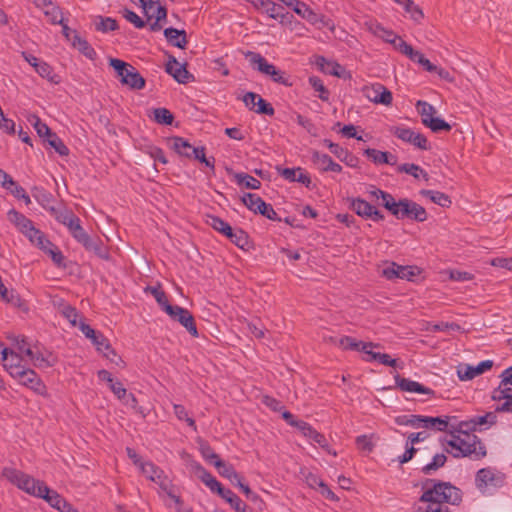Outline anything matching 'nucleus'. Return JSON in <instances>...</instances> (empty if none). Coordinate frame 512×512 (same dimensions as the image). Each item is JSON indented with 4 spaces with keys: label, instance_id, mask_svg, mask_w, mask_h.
<instances>
[{
    "label": "nucleus",
    "instance_id": "f257e3e1",
    "mask_svg": "<svg viewBox=\"0 0 512 512\" xmlns=\"http://www.w3.org/2000/svg\"><path fill=\"white\" fill-rule=\"evenodd\" d=\"M464 428L465 426L460 424L458 429L450 431L441 439L443 450L455 458H483L486 455V449L481 440Z\"/></svg>",
    "mask_w": 512,
    "mask_h": 512
},
{
    "label": "nucleus",
    "instance_id": "f03ea898",
    "mask_svg": "<svg viewBox=\"0 0 512 512\" xmlns=\"http://www.w3.org/2000/svg\"><path fill=\"white\" fill-rule=\"evenodd\" d=\"M8 218L33 245L49 254L56 265H63L64 257L62 252L55 247L43 232L33 225L30 219L15 210L8 212Z\"/></svg>",
    "mask_w": 512,
    "mask_h": 512
},
{
    "label": "nucleus",
    "instance_id": "7ed1b4c3",
    "mask_svg": "<svg viewBox=\"0 0 512 512\" xmlns=\"http://www.w3.org/2000/svg\"><path fill=\"white\" fill-rule=\"evenodd\" d=\"M420 500L427 503L426 512H450L445 504H458L461 501V492L450 483L442 482L426 490Z\"/></svg>",
    "mask_w": 512,
    "mask_h": 512
},
{
    "label": "nucleus",
    "instance_id": "20e7f679",
    "mask_svg": "<svg viewBox=\"0 0 512 512\" xmlns=\"http://www.w3.org/2000/svg\"><path fill=\"white\" fill-rule=\"evenodd\" d=\"M126 452L133 464L138 468L140 473L147 480L155 483L162 492L167 494L170 498L174 499L175 502H179V498L175 496L172 491V480L165 474L163 469L154 464L152 461L143 459L136 453L134 449L130 447L126 448Z\"/></svg>",
    "mask_w": 512,
    "mask_h": 512
},
{
    "label": "nucleus",
    "instance_id": "39448f33",
    "mask_svg": "<svg viewBox=\"0 0 512 512\" xmlns=\"http://www.w3.org/2000/svg\"><path fill=\"white\" fill-rule=\"evenodd\" d=\"M499 385L491 392V399L496 403L495 412L512 413V366L499 375Z\"/></svg>",
    "mask_w": 512,
    "mask_h": 512
},
{
    "label": "nucleus",
    "instance_id": "423d86ee",
    "mask_svg": "<svg viewBox=\"0 0 512 512\" xmlns=\"http://www.w3.org/2000/svg\"><path fill=\"white\" fill-rule=\"evenodd\" d=\"M2 476L5 477L10 483L15 485L18 489L37 498L42 496V486H46L43 481L35 479L29 474H26L23 471L13 467L3 468Z\"/></svg>",
    "mask_w": 512,
    "mask_h": 512
},
{
    "label": "nucleus",
    "instance_id": "0eeeda50",
    "mask_svg": "<svg viewBox=\"0 0 512 512\" xmlns=\"http://www.w3.org/2000/svg\"><path fill=\"white\" fill-rule=\"evenodd\" d=\"M388 211L397 219L408 218L417 222H424L428 217L423 206L407 198L400 199L399 201L393 198Z\"/></svg>",
    "mask_w": 512,
    "mask_h": 512
},
{
    "label": "nucleus",
    "instance_id": "6e6552de",
    "mask_svg": "<svg viewBox=\"0 0 512 512\" xmlns=\"http://www.w3.org/2000/svg\"><path fill=\"white\" fill-rule=\"evenodd\" d=\"M109 65L115 70L117 77L123 85L137 90L144 88V78L131 64L120 59L111 58L109 60Z\"/></svg>",
    "mask_w": 512,
    "mask_h": 512
},
{
    "label": "nucleus",
    "instance_id": "1a4fd4ad",
    "mask_svg": "<svg viewBox=\"0 0 512 512\" xmlns=\"http://www.w3.org/2000/svg\"><path fill=\"white\" fill-rule=\"evenodd\" d=\"M249 61L254 69L260 73L269 76L272 81L284 86H291L292 83L286 76L285 72L277 69L273 64L269 63L261 54L249 52L247 54Z\"/></svg>",
    "mask_w": 512,
    "mask_h": 512
},
{
    "label": "nucleus",
    "instance_id": "9d476101",
    "mask_svg": "<svg viewBox=\"0 0 512 512\" xmlns=\"http://www.w3.org/2000/svg\"><path fill=\"white\" fill-rule=\"evenodd\" d=\"M389 131L398 139L405 143H409L421 150L429 149L427 138L420 132L406 127L405 125H397L390 127Z\"/></svg>",
    "mask_w": 512,
    "mask_h": 512
},
{
    "label": "nucleus",
    "instance_id": "9b49d317",
    "mask_svg": "<svg viewBox=\"0 0 512 512\" xmlns=\"http://www.w3.org/2000/svg\"><path fill=\"white\" fill-rule=\"evenodd\" d=\"M0 359L3 367L11 377L19 375V372L26 367L28 359L18 354L16 350H9L0 343Z\"/></svg>",
    "mask_w": 512,
    "mask_h": 512
},
{
    "label": "nucleus",
    "instance_id": "f8f14e48",
    "mask_svg": "<svg viewBox=\"0 0 512 512\" xmlns=\"http://www.w3.org/2000/svg\"><path fill=\"white\" fill-rule=\"evenodd\" d=\"M502 482V477L490 468L480 469L475 477V485L482 494H492Z\"/></svg>",
    "mask_w": 512,
    "mask_h": 512
},
{
    "label": "nucleus",
    "instance_id": "ddd939ff",
    "mask_svg": "<svg viewBox=\"0 0 512 512\" xmlns=\"http://www.w3.org/2000/svg\"><path fill=\"white\" fill-rule=\"evenodd\" d=\"M17 382L43 397L48 396L47 387L39 375L30 368H23L19 375L13 377Z\"/></svg>",
    "mask_w": 512,
    "mask_h": 512
},
{
    "label": "nucleus",
    "instance_id": "4468645a",
    "mask_svg": "<svg viewBox=\"0 0 512 512\" xmlns=\"http://www.w3.org/2000/svg\"><path fill=\"white\" fill-rule=\"evenodd\" d=\"M166 314L173 320L181 324L193 337L198 336V330L195 325L193 315L186 309L178 305L167 307Z\"/></svg>",
    "mask_w": 512,
    "mask_h": 512
},
{
    "label": "nucleus",
    "instance_id": "2eb2a0df",
    "mask_svg": "<svg viewBox=\"0 0 512 512\" xmlns=\"http://www.w3.org/2000/svg\"><path fill=\"white\" fill-rule=\"evenodd\" d=\"M362 92L369 101L375 104L389 106L393 100L392 93L380 83L364 86Z\"/></svg>",
    "mask_w": 512,
    "mask_h": 512
},
{
    "label": "nucleus",
    "instance_id": "dca6fc26",
    "mask_svg": "<svg viewBox=\"0 0 512 512\" xmlns=\"http://www.w3.org/2000/svg\"><path fill=\"white\" fill-rule=\"evenodd\" d=\"M492 366V360H484L477 365L461 363L456 367V373L461 381H469L490 370Z\"/></svg>",
    "mask_w": 512,
    "mask_h": 512
},
{
    "label": "nucleus",
    "instance_id": "f3484780",
    "mask_svg": "<svg viewBox=\"0 0 512 512\" xmlns=\"http://www.w3.org/2000/svg\"><path fill=\"white\" fill-rule=\"evenodd\" d=\"M496 422V412L490 411L483 415H475L465 421H462L461 426H465V428L471 430L484 431L495 425Z\"/></svg>",
    "mask_w": 512,
    "mask_h": 512
},
{
    "label": "nucleus",
    "instance_id": "a211bd4d",
    "mask_svg": "<svg viewBox=\"0 0 512 512\" xmlns=\"http://www.w3.org/2000/svg\"><path fill=\"white\" fill-rule=\"evenodd\" d=\"M28 363H31L37 368H48L52 367L56 363V357L48 350L34 346L32 349V355L28 358Z\"/></svg>",
    "mask_w": 512,
    "mask_h": 512
},
{
    "label": "nucleus",
    "instance_id": "6ab92c4d",
    "mask_svg": "<svg viewBox=\"0 0 512 512\" xmlns=\"http://www.w3.org/2000/svg\"><path fill=\"white\" fill-rule=\"evenodd\" d=\"M395 384L396 387L400 390L407 392V393H415V394H424V395H433L434 391L430 389L429 387H426L422 385L421 383L408 379L403 378L399 375L395 376Z\"/></svg>",
    "mask_w": 512,
    "mask_h": 512
},
{
    "label": "nucleus",
    "instance_id": "aec40b11",
    "mask_svg": "<svg viewBox=\"0 0 512 512\" xmlns=\"http://www.w3.org/2000/svg\"><path fill=\"white\" fill-rule=\"evenodd\" d=\"M317 67L325 74L346 78L348 73L346 69L336 61L328 60L323 56H318L315 61Z\"/></svg>",
    "mask_w": 512,
    "mask_h": 512
},
{
    "label": "nucleus",
    "instance_id": "412c9836",
    "mask_svg": "<svg viewBox=\"0 0 512 512\" xmlns=\"http://www.w3.org/2000/svg\"><path fill=\"white\" fill-rule=\"evenodd\" d=\"M279 174L289 182H298L306 186L311 185L310 175L301 167L278 169Z\"/></svg>",
    "mask_w": 512,
    "mask_h": 512
},
{
    "label": "nucleus",
    "instance_id": "4be33fe9",
    "mask_svg": "<svg viewBox=\"0 0 512 512\" xmlns=\"http://www.w3.org/2000/svg\"><path fill=\"white\" fill-rule=\"evenodd\" d=\"M364 155L375 165H391L394 166L398 162V158L396 155L386 152L377 150L374 148H367L364 150Z\"/></svg>",
    "mask_w": 512,
    "mask_h": 512
},
{
    "label": "nucleus",
    "instance_id": "5701e85b",
    "mask_svg": "<svg viewBox=\"0 0 512 512\" xmlns=\"http://www.w3.org/2000/svg\"><path fill=\"white\" fill-rule=\"evenodd\" d=\"M166 71L179 83H186L189 78V73L185 66L178 62L175 58L168 61Z\"/></svg>",
    "mask_w": 512,
    "mask_h": 512
},
{
    "label": "nucleus",
    "instance_id": "b1692460",
    "mask_svg": "<svg viewBox=\"0 0 512 512\" xmlns=\"http://www.w3.org/2000/svg\"><path fill=\"white\" fill-rule=\"evenodd\" d=\"M109 388L113 392V394L121 400L124 404L129 405L131 407H135L137 404V400L132 393H128L126 388L119 381H114L109 385Z\"/></svg>",
    "mask_w": 512,
    "mask_h": 512
},
{
    "label": "nucleus",
    "instance_id": "393cba45",
    "mask_svg": "<svg viewBox=\"0 0 512 512\" xmlns=\"http://www.w3.org/2000/svg\"><path fill=\"white\" fill-rule=\"evenodd\" d=\"M164 36L167 41L178 48L184 49L187 45L186 32L184 30H178L175 28H166L164 30Z\"/></svg>",
    "mask_w": 512,
    "mask_h": 512
},
{
    "label": "nucleus",
    "instance_id": "a878e982",
    "mask_svg": "<svg viewBox=\"0 0 512 512\" xmlns=\"http://www.w3.org/2000/svg\"><path fill=\"white\" fill-rule=\"evenodd\" d=\"M218 493L236 512H246L247 505L230 489L221 487Z\"/></svg>",
    "mask_w": 512,
    "mask_h": 512
},
{
    "label": "nucleus",
    "instance_id": "bb28decb",
    "mask_svg": "<svg viewBox=\"0 0 512 512\" xmlns=\"http://www.w3.org/2000/svg\"><path fill=\"white\" fill-rule=\"evenodd\" d=\"M395 3L402 6L410 19L416 23H420L424 18L422 9L413 0H395Z\"/></svg>",
    "mask_w": 512,
    "mask_h": 512
},
{
    "label": "nucleus",
    "instance_id": "cd10ccee",
    "mask_svg": "<svg viewBox=\"0 0 512 512\" xmlns=\"http://www.w3.org/2000/svg\"><path fill=\"white\" fill-rule=\"evenodd\" d=\"M71 45L81 54H83L87 59H96L97 53L95 49L88 43L85 38H82L80 35L73 36V43Z\"/></svg>",
    "mask_w": 512,
    "mask_h": 512
},
{
    "label": "nucleus",
    "instance_id": "c85d7f7f",
    "mask_svg": "<svg viewBox=\"0 0 512 512\" xmlns=\"http://www.w3.org/2000/svg\"><path fill=\"white\" fill-rule=\"evenodd\" d=\"M449 424V417L423 416L422 428L434 431H446Z\"/></svg>",
    "mask_w": 512,
    "mask_h": 512
},
{
    "label": "nucleus",
    "instance_id": "c756f323",
    "mask_svg": "<svg viewBox=\"0 0 512 512\" xmlns=\"http://www.w3.org/2000/svg\"><path fill=\"white\" fill-rule=\"evenodd\" d=\"M52 24H62L63 15L60 8L50 0H46L43 6H39Z\"/></svg>",
    "mask_w": 512,
    "mask_h": 512
},
{
    "label": "nucleus",
    "instance_id": "7c9ffc66",
    "mask_svg": "<svg viewBox=\"0 0 512 512\" xmlns=\"http://www.w3.org/2000/svg\"><path fill=\"white\" fill-rule=\"evenodd\" d=\"M394 422L399 426H408L414 429L422 428L423 416L415 414H403L394 418Z\"/></svg>",
    "mask_w": 512,
    "mask_h": 512
},
{
    "label": "nucleus",
    "instance_id": "2f4dec72",
    "mask_svg": "<svg viewBox=\"0 0 512 512\" xmlns=\"http://www.w3.org/2000/svg\"><path fill=\"white\" fill-rule=\"evenodd\" d=\"M196 470L198 472V476L201 481L212 491L217 492L221 487V483L205 468H203L200 464H197Z\"/></svg>",
    "mask_w": 512,
    "mask_h": 512
},
{
    "label": "nucleus",
    "instance_id": "473e14b6",
    "mask_svg": "<svg viewBox=\"0 0 512 512\" xmlns=\"http://www.w3.org/2000/svg\"><path fill=\"white\" fill-rule=\"evenodd\" d=\"M420 194L428 198L431 202L441 206L449 207L452 203L450 197L443 192L436 190H421Z\"/></svg>",
    "mask_w": 512,
    "mask_h": 512
},
{
    "label": "nucleus",
    "instance_id": "72a5a7b5",
    "mask_svg": "<svg viewBox=\"0 0 512 512\" xmlns=\"http://www.w3.org/2000/svg\"><path fill=\"white\" fill-rule=\"evenodd\" d=\"M311 160L321 173L328 172V169L333 162V159L328 154L321 153L317 150H313L311 152Z\"/></svg>",
    "mask_w": 512,
    "mask_h": 512
},
{
    "label": "nucleus",
    "instance_id": "f704fd0d",
    "mask_svg": "<svg viewBox=\"0 0 512 512\" xmlns=\"http://www.w3.org/2000/svg\"><path fill=\"white\" fill-rule=\"evenodd\" d=\"M350 207L358 216L368 219V216H371L373 205L362 198H352Z\"/></svg>",
    "mask_w": 512,
    "mask_h": 512
},
{
    "label": "nucleus",
    "instance_id": "c9c22d12",
    "mask_svg": "<svg viewBox=\"0 0 512 512\" xmlns=\"http://www.w3.org/2000/svg\"><path fill=\"white\" fill-rule=\"evenodd\" d=\"M41 495L38 498L44 499L52 508L58 509L64 498L56 491L51 490L47 485L42 486Z\"/></svg>",
    "mask_w": 512,
    "mask_h": 512
},
{
    "label": "nucleus",
    "instance_id": "e433bc0d",
    "mask_svg": "<svg viewBox=\"0 0 512 512\" xmlns=\"http://www.w3.org/2000/svg\"><path fill=\"white\" fill-rule=\"evenodd\" d=\"M402 265L395 262H385L381 267V275L387 280L402 279Z\"/></svg>",
    "mask_w": 512,
    "mask_h": 512
},
{
    "label": "nucleus",
    "instance_id": "4c0bfd02",
    "mask_svg": "<svg viewBox=\"0 0 512 512\" xmlns=\"http://www.w3.org/2000/svg\"><path fill=\"white\" fill-rule=\"evenodd\" d=\"M234 180L237 185L247 189L258 190L261 187V182L258 179L246 173H236Z\"/></svg>",
    "mask_w": 512,
    "mask_h": 512
},
{
    "label": "nucleus",
    "instance_id": "58836bf2",
    "mask_svg": "<svg viewBox=\"0 0 512 512\" xmlns=\"http://www.w3.org/2000/svg\"><path fill=\"white\" fill-rule=\"evenodd\" d=\"M244 205L254 213H259L262 208H265V203L261 197L253 193H245L242 196Z\"/></svg>",
    "mask_w": 512,
    "mask_h": 512
},
{
    "label": "nucleus",
    "instance_id": "ea45409f",
    "mask_svg": "<svg viewBox=\"0 0 512 512\" xmlns=\"http://www.w3.org/2000/svg\"><path fill=\"white\" fill-rule=\"evenodd\" d=\"M207 460L213 463L219 474L227 479L230 478L231 475L235 472L233 466L223 462L215 453H211V456H207Z\"/></svg>",
    "mask_w": 512,
    "mask_h": 512
},
{
    "label": "nucleus",
    "instance_id": "a19ab883",
    "mask_svg": "<svg viewBox=\"0 0 512 512\" xmlns=\"http://www.w3.org/2000/svg\"><path fill=\"white\" fill-rule=\"evenodd\" d=\"M35 71L40 77L46 79L50 83H59L58 75L54 73L53 68L47 62L41 60L37 65Z\"/></svg>",
    "mask_w": 512,
    "mask_h": 512
},
{
    "label": "nucleus",
    "instance_id": "79ce46f5",
    "mask_svg": "<svg viewBox=\"0 0 512 512\" xmlns=\"http://www.w3.org/2000/svg\"><path fill=\"white\" fill-rule=\"evenodd\" d=\"M172 148L180 155L185 157H191L193 154V150L196 147H193L187 140L181 137H174L172 140Z\"/></svg>",
    "mask_w": 512,
    "mask_h": 512
},
{
    "label": "nucleus",
    "instance_id": "37998d69",
    "mask_svg": "<svg viewBox=\"0 0 512 512\" xmlns=\"http://www.w3.org/2000/svg\"><path fill=\"white\" fill-rule=\"evenodd\" d=\"M398 51L412 61L417 62L419 65H421L426 58L421 52L414 50L413 47L405 41L399 42Z\"/></svg>",
    "mask_w": 512,
    "mask_h": 512
},
{
    "label": "nucleus",
    "instance_id": "c03bdc74",
    "mask_svg": "<svg viewBox=\"0 0 512 512\" xmlns=\"http://www.w3.org/2000/svg\"><path fill=\"white\" fill-rule=\"evenodd\" d=\"M94 26L97 31L107 33L118 28L117 22L111 17L98 16L94 20Z\"/></svg>",
    "mask_w": 512,
    "mask_h": 512
},
{
    "label": "nucleus",
    "instance_id": "a18cd8bd",
    "mask_svg": "<svg viewBox=\"0 0 512 512\" xmlns=\"http://www.w3.org/2000/svg\"><path fill=\"white\" fill-rule=\"evenodd\" d=\"M206 222L213 229L222 233L225 236L229 235L232 232V227L226 221L217 216L208 215Z\"/></svg>",
    "mask_w": 512,
    "mask_h": 512
},
{
    "label": "nucleus",
    "instance_id": "49530a36",
    "mask_svg": "<svg viewBox=\"0 0 512 512\" xmlns=\"http://www.w3.org/2000/svg\"><path fill=\"white\" fill-rule=\"evenodd\" d=\"M73 238L82 244L86 249L94 248V241L91 240L89 235L84 231L81 224L77 225L74 229L70 231Z\"/></svg>",
    "mask_w": 512,
    "mask_h": 512
},
{
    "label": "nucleus",
    "instance_id": "de8ad7c7",
    "mask_svg": "<svg viewBox=\"0 0 512 512\" xmlns=\"http://www.w3.org/2000/svg\"><path fill=\"white\" fill-rule=\"evenodd\" d=\"M73 238L82 244L86 249L94 248V241L91 240L89 235L84 231L81 224L77 225L74 229L70 231Z\"/></svg>",
    "mask_w": 512,
    "mask_h": 512
},
{
    "label": "nucleus",
    "instance_id": "09e8293b",
    "mask_svg": "<svg viewBox=\"0 0 512 512\" xmlns=\"http://www.w3.org/2000/svg\"><path fill=\"white\" fill-rule=\"evenodd\" d=\"M140 150L149 155L152 159L159 161L162 164H167L168 160L163 152V150L152 144H144L140 147Z\"/></svg>",
    "mask_w": 512,
    "mask_h": 512
},
{
    "label": "nucleus",
    "instance_id": "8fccbe9b",
    "mask_svg": "<svg viewBox=\"0 0 512 512\" xmlns=\"http://www.w3.org/2000/svg\"><path fill=\"white\" fill-rule=\"evenodd\" d=\"M226 237H228L237 247L241 249H246L249 247L248 234L242 229L232 228V232Z\"/></svg>",
    "mask_w": 512,
    "mask_h": 512
},
{
    "label": "nucleus",
    "instance_id": "3c124183",
    "mask_svg": "<svg viewBox=\"0 0 512 512\" xmlns=\"http://www.w3.org/2000/svg\"><path fill=\"white\" fill-rule=\"evenodd\" d=\"M416 108L418 113L421 116V120L423 125L428 122L429 118H433L436 115V109L433 105L429 104L426 101L419 100L416 103Z\"/></svg>",
    "mask_w": 512,
    "mask_h": 512
},
{
    "label": "nucleus",
    "instance_id": "603ef678",
    "mask_svg": "<svg viewBox=\"0 0 512 512\" xmlns=\"http://www.w3.org/2000/svg\"><path fill=\"white\" fill-rule=\"evenodd\" d=\"M397 171L409 174L416 179H419L420 177H424L425 179H427V173L417 164H401L397 167Z\"/></svg>",
    "mask_w": 512,
    "mask_h": 512
},
{
    "label": "nucleus",
    "instance_id": "864d4df0",
    "mask_svg": "<svg viewBox=\"0 0 512 512\" xmlns=\"http://www.w3.org/2000/svg\"><path fill=\"white\" fill-rule=\"evenodd\" d=\"M34 346H32L25 338L23 337H17L14 340L12 348L9 350H16L19 355L24 356L25 358H29L30 355H32V349Z\"/></svg>",
    "mask_w": 512,
    "mask_h": 512
},
{
    "label": "nucleus",
    "instance_id": "5fc2aeb1",
    "mask_svg": "<svg viewBox=\"0 0 512 512\" xmlns=\"http://www.w3.org/2000/svg\"><path fill=\"white\" fill-rule=\"evenodd\" d=\"M148 18H154L155 22L151 25L152 30H159L161 28L160 22L166 20L167 10L164 6L159 3L155 5L154 10L150 15H146Z\"/></svg>",
    "mask_w": 512,
    "mask_h": 512
},
{
    "label": "nucleus",
    "instance_id": "6e6d98bb",
    "mask_svg": "<svg viewBox=\"0 0 512 512\" xmlns=\"http://www.w3.org/2000/svg\"><path fill=\"white\" fill-rule=\"evenodd\" d=\"M282 7L277 5L272 0H267L262 11L268 15L269 18L283 21L284 14L281 13Z\"/></svg>",
    "mask_w": 512,
    "mask_h": 512
},
{
    "label": "nucleus",
    "instance_id": "4d7b16f0",
    "mask_svg": "<svg viewBox=\"0 0 512 512\" xmlns=\"http://www.w3.org/2000/svg\"><path fill=\"white\" fill-rule=\"evenodd\" d=\"M173 409L174 414L178 420L186 422L187 425L191 427L194 431L197 430V426L194 419L189 416L188 411L183 405L174 404Z\"/></svg>",
    "mask_w": 512,
    "mask_h": 512
},
{
    "label": "nucleus",
    "instance_id": "13d9d810",
    "mask_svg": "<svg viewBox=\"0 0 512 512\" xmlns=\"http://www.w3.org/2000/svg\"><path fill=\"white\" fill-rule=\"evenodd\" d=\"M367 193L375 199H381L382 205L388 210V207L393 200V196L379 188H376L375 186H370L367 190Z\"/></svg>",
    "mask_w": 512,
    "mask_h": 512
},
{
    "label": "nucleus",
    "instance_id": "bf43d9fd",
    "mask_svg": "<svg viewBox=\"0 0 512 512\" xmlns=\"http://www.w3.org/2000/svg\"><path fill=\"white\" fill-rule=\"evenodd\" d=\"M378 347V344H374L372 342H363L360 349V352L364 354L363 360H365L366 362H376L377 355H379V352L375 351V348Z\"/></svg>",
    "mask_w": 512,
    "mask_h": 512
},
{
    "label": "nucleus",
    "instance_id": "052dcab7",
    "mask_svg": "<svg viewBox=\"0 0 512 512\" xmlns=\"http://www.w3.org/2000/svg\"><path fill=\"white\" fill-rule=\"evenodd\" d=\"M28 121L40 137H49L52 134L50 128L37 115L29 116Z\"/></svg>",
    "mask_w": 512,
    "mask_h": 512
},
{
    "label": "nucleus",
    "instance_id": "680f3d73",
    "mask_svg": "<svg viewBox=\"0 0 512 512\" xmlns=\"http://www.w3.org/2000/svg\"><path fill=\"white\" fill-rule=\"evenodd\" d=\"M424 125L430 128L433 132L451 130L450 124L447 123L444 119L437 117L436 115L433 118H429L428 122H426Z\"/></svg>",
    "mask_w": 512,
    "mask_h": 512
},
{
    "label": "nucleus",
    "instance_id": "e2e57ef3",
    "mask_svg": "<svg viewBox=\"0 0 512 512\" xmlns=\"http://www.w3.org/2000/svg\"><path fill=\"white\" fill-rule=\"evenodd\" d=\"M311 87L319 93V98L323 101H327L329 99V92L324 86L322 80L317 76H311L308 79Z\"/></svg>",
    "mask_w": 512,
    "mask_h": 512
},
{
    "label": "nucleus",
    "instance_id": "0e129e2a",
    "mask_svg": "<svg viewBox=\"0 0 512 512\" xmlns=\"http://www.w3.org/2000/svg\"><path fill=\"white\" fill-rule=\"evenodd\" d=\"M154 120L159 124L170 125L173 121L172 113L166 108H156L153 111Z\"/></svg>",
    "mask_w": 512,
    "mask_h": 512
},
{
    "label": "nucleus",
    "instance_id": "69168bd1",
    "mask_svg": "<svg viewBox=\"0 0 512 512\" xmlns=\"http://www.w3.org/2000/svg\"><path fill=\"white\" fill-rule=\"evenodd\" d=\"M446 459L447 458H446L445 454H443V453H438V454L434 455L431 462H429L428 464H426L423 467V471L426 474H428L432 470H436V469L442 467L445 464Z\"/></svg>",
    "mask_w": 512,
    "mask_h": 512
},
{
    "label": "nucleus",
    "instance_id": "338daca9",
    "mask_svg": "<svg viewBox=\"0 0 512 512\" xmlns=\"http://www.w3.org/2000/svg\"><path fill=\"white\" fill-rule=\"evenodd\" d=\"M49 137V145L53 147L59 155L67 156L69 154L68 147L63 143V141L60 138H58L55 134H51Z\"/></svg>",
    "mask_w": 512,
    "mask_h": 512
},
{
    "label": "nucleus",
    "instance_id": "774afa93",
    "mask_svg": "<svg viewBox=\"0 0 512 512\" xmlns=\"http://www.w3.org/2000/svg\"><path fill=\"white\" fill-rule=\"evenodd\" d=\"M62 314L72 326H77L80 319H83L76 308L70 305H67L63 308Z\"/></svg>",
    "mask_w": 512,
    "mask_h": 512
}]
</instances>
